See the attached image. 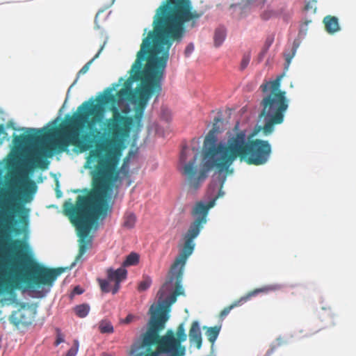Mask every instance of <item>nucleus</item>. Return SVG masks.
Masks as SVG:
<instances>
[{
  "mask_svg": "<svg viewBox=\"0 0 356 356\" xmlns=\"http://www.w3.org/2000/svg\"><path fill=\"white\" fill-rule=\"evenodd\" d=\"M73 294L80 295L83 293V290L79 286H75L73 289Z\"/></svg>",
  "mask_w": 356,
  "mask_h": 356,
  "instance_id": "34",
  "label": "nucleus"
},
{
  "mask_svg": "<svg viewBox=\"0 0 356 356\" xmlns=\"http://www.w3.org/2000/svg\"><path fill=\"white\" fill-rule=\"evenodd\" d=\"M220 143L219 154L221 152V162L218 163L222 169H228L229 173L234 161L238 158L249 165L265 164L271 154V146L268 141L261 139L249 140L245 130L237 131L228 137L226 143Z\"/></svg>",
  "mask_w": 356,
  "mask_h": 356,
  "instance_id": "5",
  "label": "nucleus"
},
{
  "mask_svg": "<svg viewBox=\"0 0 356 356\" xmlns=\"http://www.w3.org/2000/svg\"><path fill=\"white\" fill-rule=\"evenodd\" d=\"M193 252V250L182 248L179 254L170 267L168 280L163 284L158 292V296L160 299L163 298L168 292L171 291L173 286H175V290L172 293L176 294V296H178L184 293V289L181 286L184 268L187 259Z\"/></svg>",
  "mask_w": 356,
  "mask_h": 356,
  "instance_id": "7",
  "label": "nucleus"
},
{
  "mask_svg": "<svg viewBox=\"0 0 356 356\" xmlns=\"http://www.w3.org/2000/svg\"><path fill=\"white\" fill-rule=\"evenodd\" d=\"M13 254L0 262V291L17 288L20 282L28 284L30 288L40 286L51 287L58 276L65 272L64 268H49L33 263L29 273L22 275L23 263L29 261L28 245L22 239H14L10 243Z\"/></svg>",
  "mask_w": 356,
  "mask_h": 356,
  "instance_id": "2",
  "label": "nucleus"
},
{
  "mask_svg": "<svg viewBox=\"0 0 356 356\" xmlns=\"http://www.w3.org/2000/svg\"><path fill=\"white\" fill-rule=\"evenodd\" d=\"M218 122H222V120L220 118H215L213 127L204 138L202 147V168L197 163L199 155L195 147L190 149L184 147L181 152L180 161L185 163L181 173L185 177L189 189L193 191L200 187L207 179L209 170L216 169L218 172L220 188H222L226 175L229 173L228 169H222L218 164L221 162V153H216L218 152V149H220V143L218 142L216 136L220 132L218 126Z\"/></svg>",
  "mask_w": 356,
  "mask_h": 356,
  "instance_id": "3",
  "label": "nucleus"
},
{
  "mask_svg": "<svg viewBox=\"0 0 356 356\" xmlns=\"http://www.w3.org/2000/svg\"><path fill=\"white\" fill-rule=\"evenodd\" d=\"M143 346H156V350L147 353L145 356H159V354H170V356H184L185 348L179 346L175 341V335L172 330H168L163 336L158 335L153 341L142 343Z\"/></svg>",
  "mask_w": 356,
  "mask_h": 356,
  "instance_id": "9",
  "label": "nucleus"
},
{
  "mask_svg": "<svg viewBox=\"0 0 356 356\" xmlns=\"http://www.w3.org/2000/svg\"><path fill=\"white\" fill-rule=\"evenodd\" d=\"M234 129H238V124L235 126Z\"/></svg>",
  "mask_w": 356,
  "mask_h": 356,
  "instance_id": "40",
  "label": "nucleus"
},
{
  "mask_svg": "<svg viewBox=\"0 0 356 356\" xmlns=\"http://www.w3.org/2000/svg\"><path fill=\"white\" fill-rule=\"evenodd\" d=\"M133 319H134V316H133L132 314H128V315L127 316V317H126L124 320H122V322L123 323L128 324V323H129L130 322H131Z\"/></svg>",
  "mask_w": 356,
  "mask_h": 356,
  "instance_id": "33",
  "label": "nucleus"
},
{
  "mask_svg": "<svg viewBox=\"0 0 356 356\" xmlns=\"http://www.w3.org/2000/svg\"><path fill=\"white\" fill-rule=\"evenodd\" d=\"M323 23L327 33L333 34L339 31L340 26L336 17L327 15L324 17Z\"/></svg>",
  "mask_w": 356,
  "mask_h": 356,
  "instance_id": "15",
  "label": "nucleus"
},
{
  "mask_svg": "<svg viewBox=\"0 0 356 356\" xmlns=\"http://www.w3.org/2000/svg\"><path fill=\"white\" fill-rule=\"evenodd\" d=\"M282 75L275 80L266 81L260 86L263 98L260 105L261 111L259 118L264 122L260 129L265 136L271 134L275 126L284 122V115L289 107L286 92L280 89Z\"/></svg>",
  "mask_w": 356,
  "mask_h": 356,
  "instance_id": "6",
  "label": "nucleus"
},
{
  "mask_svg": "<svg viewBox=\"0 0 356 356\" xmlns=\"http://www.w3.org/2000/svg\"><path fill=\"white\" fill-rule=\"evenodd\" d=\"M194 50V46L193 44H189L187 45L185 49V54L186 56H188Z\"/></svg>",
  "mask_w": 356,
  "mask_h": 356,
  "instance_id": "31",
  "label": "nucleus"
},
{
  "mask_svg": "<svg viewBox=\"0 0 356 356\" xmlns=\"http://www.w3.org/2000/svg\"><path fill=\"white\" fill-rule=\"evenodd\" d=\"M250 54H247L243 55V58L241 60V67H240L241 70H243L247 67V66L248 65V64L250 63Z\"/></svg>",
  "mask_w": 356,
  "mask_h": 356,
  "instance_id": "28",
  "label": "nucleus"
},
{
  "mask_svg": "<svg viewBox=\"0 0 356 356\" xmlns=\"http://www.w3.org/2000/svg\"><path fill=\"white\" fill-rule=\"evenodd\" d=\"M305 9L307 10V11H309L310 10H314V12H315L316 10V7H315V3H311V2H309L307 3L305 6Z\"/></svg>",
  "mask_w": 356,
  "mask_h": 356,
  "instance_id": "32",
  "label": "nucleus"
},
{
  "mask_svg": "<svg viewBox=\"0 0 356 356\" xmlns=\"http://www.w3.org/2000/svg\"><path fill=\"white\" fill-rule=\"evenodd\" d=\"M273 353V350H269L267 354H266V356H270L271 353Z\"/></svg>",
  "mask_w": 356,
  "mask_h": 356,
  "instance_id": "38",
  "label": "nucleus"
},
{
  "mask_svg": "<svg viewBox=\"0 0 356 356\" xmlns=\"http://www.w3.org/2000/svg\"><path fill=\"white\" fill-rule=\"evenodd\" d=\"M168 319L167 314L164 311L159 312L157 315L153 314L149 322V327L143 335L142 343L149 341H153L158 337L159 332L164 329L165 324Z\"/></svg>",
  "mask_w": 356,
  "mask_h": 356,
  "instance_id": "10",
  "label": "nucleus"
},
{
  "mask_svg": "<svg viewBox=\"0 0 356 356\" xmlns=\"http://www.w3.org/2000/svg\"><path fill=\"white\" fill-rule=\"evenodd\" d=\"M101 290L104 293H108L111 290L109 289V284L108 282H110L108 280H102L99 279L98 280Z\"/></svg>",
  "mask_w": 356,
  "mask_h": 356,
  "instance_id": "26",
  "label": "nucleus"
},
{
  "mask_svg": "<svg viewBox=\"0 0 356 356\" xmlns=\"http://www.w3.org/2000/svg\"><path fill=\"white\" fill-rule=\"evenodd\" d=\"M64 342V337L60 332L59 329H57L56 339L55 341V346H58L60 343Z\"/></svg>",
  "mask_w": 356,
  "mask_h": 356,
  "instance_id": "30",
  "label": "nucleus"
},
{
  "mask_svg": "<svg viewBox=\"0 0 356 356\" xmlns=\"http://www.w3.org/2000/svg\"><path fill=\"white\" fill-rule=\"evenodd\" d=\"M220 328L221 326H214L207 328L206 335L207 337L208 340L211 343H213L216 341V339L218 338L220 331Z\"/></svg>",
  "mask_w": 356,
  "mask_h": 356,
  "instance_id": "17",
  "label": "nucleus"
},
{
  "mask_svg": "<svg viewBox=\"0 0 356 356\" xmlns=\"http://www.w3.org/2000/svg\"><path fill=\"white\" fill-rule=\"evenodd\" d=\"M90 311V306L88 304H81L74 307V312L79 318L86 317Z\"/></svg>",
  "mask_w": 356,
  "mask_h": 356,
  "instance_id": "21",
  "label": "nucleus"
},
{
  "mask_svg": "<svg viewBox=\"0 0 356 356\" xmlns=\"http://www.w3.org/2000/svg\"><path fill=\"white\" fill-rule=\"evenodd\" d=\"M99 329L102 333H113L114 330L112 324L106 320L100 322Z\"/></svg>",
  "mask_w": 356,
  "mask_h": 356,
  "instance_id": "22",
  "label": "nucleus"
},
{
  "mask_svg": "<svg viewBox=\"0 0 356 356\" xmlns=\"http://www.w3.org/2000/svg\"><path fill=\"white\" fill-rule=\"evenodd\" d=\"M147 29H145V30H144V35L147 33Z\"/></svg>",
  "mask_w": 356,
  "mask_h": 356,
  "instance_id": "39",
  "label": "nucleus"
},
{
  "mask_svg": "<svg viewBox=\"0 0 356 356\" xmlns=\"http://www.w3.org/2000/svg\"><path fill=\"white\" fill-rule=\"evenodd\" d=\"M127 270L123 268H119L117 270L113 268H108L107 270V278L110 282H114L115 283H121L123 280L127 278Z\"/></svg>",
  "mask_w": 356,
  "mask_h": 356,
  "instance_id": "13",
  "label": "nucleus"
},
{
  "mask_svg": "<svg viewBox=\"0 0 356 356\" xmlns=\"http://www.w3.org/2000/svg\"><path fill=\"white\" fill-rule=\"evenodd\" d=\"M79 343L78 340H74L73 346L67 352L65 356H76L79 350Z\"/></svg>",
  "mask_w": 356,
  "mask_h": 356,
  "instance_id": "25",
  "label": "nucleus"
},
{
  "mask_svg": "<svg viewBox=\"0 0 356 356\" xmlns=\"http://www.w3.org/2000/svg\"><path fill=\"white\" fill-rule=\"evenodd\" d=\"M189 339L191 343H194L200 349L202 346V334L197 321H193L189 330Z\"/></svg>",
  "mask_w": 356,
  "mask_h": 356,
  "instance_id": "14",
  "label": "nucleus"
},
{
  "mask_svg": "<svg viewBox=\"0 0 356 356\" xmlns=\"http://www.w3.org/2000/svg\"><path fill=\"white\" fill-rule=\"evenodd\" d=\"M152 284V280L149 277H146L144 278L143 280H142L138 286V290L139 291H144L147 290Z\"/></svg>",
  "mask_w": 356,
  "mask_h": 356,
  "instance_id": "24",
  "label": "nucleus"
},
{
  "mask_svg": "<svg viewBox=\"0 0 356 356\" xmlns=\"http://www.w3.org/2000/svg\"><path fill=\"white\" fill-rule=\"evenodd\" d=\"M172 46L147 35L143 40L137 58L129 71V77L115 95L110 91L103 95L99 104L83 102L73 115H67L56 131V138L44 143L40 130L14 135L17 147L31 145L26 159L20 164L9 161L5 179L12 200L2 204L0 217L8 220L24 209L31 202L38 187L29 177V171L46 169L48 158L55 152L74 145L81 152L90 150L85 167L92 169V188L86 195H79L76 203H65L64 211L72 223H95L106 215V199L118 180L121 151L116 145L128 137L135 127L140 131L145 108L152 96L157 98L162 90V80ZM4 188L0 187V197Z\"/></svg>",
  "mask_w": 356,
  "mask_h": 356,
  "instance_id": "1",
  "label": "nucleus"
},
{
  "mask_svg": "<svg viewBox=\"0 0 356 356\" xmlns=\"http://www.w3.org/2000/svg\"><path fill=\"white\" fill-rule=\"evenodd\" d=\"M136 222V216L132 212H126L123 217L122 227L130 229L134 227Z\"/></svg>",
  "mask_w": 356,
  "mask_h": 356,
  "instance_id": "16",
  "label": "nucleus"
},
{
  "mask_svg": "<svg viewBox=\"0 0 356 356\" xmlns=\"http://www.w3.org/2000/svg\"><path fill=\"white\" fill-rule=\"evenodd\" d=\"M177 296L176 294L172 293L166 299L165 303L168 305H171L175 303L177 300Z\"/></svg>",
  "mask_w": 356,
  "mask_h": 356,
  "instance_id": "29",
  "label": "nucleus"
},
{
  "mask_svg": "<svg viewBox=\"0 0 356 356\" xmlns=\"http://www.w3.org/2000/svg\"><path fill=\"white\" fill-rule=\"evenodd\" d=\"M6 133L5 131L4 126L3 124H0V136H3V138H5Z\"/></svg>",
  "mask_w": 356,
  "mask_h": 356,
  "instance_id": "36",
  "label": "nucleus"
},
{
  "mask_svg": "<svg viewBox=\"0 0 356 356\" xmlns=\"http://www.w3.org/2000/svg\"><path fill=\"white\" fill-rule=\"evenodd\" d=\"M120 288V283H115L114 287L112 289L111 292L113 294H115L118 293Z\"/></svg>",
  "mask_w": 356,
  "mask_h": 356,
  "instance_id": "35",
  "label": "nucleus"
},
{
  "mask_svg": "<svg viewBox=\"0 0 356 356\" xmlns=\"http://www.w3.org/2000/svg\"><path fill=\"white\" fill-rule=\"evenodd\" d=\"M3 175V168L1 166V163H0V182H2Z\"/></svg>",
  "mask_w": 356,
  "mask_h": 356,
  "instance_id": "37",
  "label": "nucleus"
},
{
  "mask_svg": "<svg viewBox=\"0 0 356 356\" xmlns=\"http://www.w3.org/2000/svg\"><path fill=\"white\" fill-rule=\"evenodd\" d=\"M298 47V44L296 43V41H294V42L293 44L291 53H289V54L285 55L286 60L288 63H289L291 62V59L295 56Z\"/></svg>",
  "mask_w": 356,
  "mask_h": 356,
  "instance_id": "27",
  "label": "nucleus"
},
{
  "mask_svg": "<svg viewBox=\"0 0 356 356\" xmlns=\"http://www.w3.org/2000/svg\"><path fill=\"white\" fill-rule=\"evenodd\" d=\"M176 335L177 337H175V341H177V343H178L179 346H182L181 343L185 341L187 339V335L185 333V329L183 323H181L177 327Z\"/></svg>",
  "mask_w": 356,
  "mask_h": 356,
  "instance_id": "20",
  "label": "nucleus"
},
{
  "mask_svg": "<svg viewBox=\"0 0 356 356\" xmlns=\"http://www.w3.org/2000/svg\"><path fill=\"white\" fill-rule=\"evenodd\" d=\"M102 49L101 48L99 49V51L97 52V54L90 60H89L88 63H86L83 67L82 68L79 70L78 74L80 75V74H86L88 70H89V68L92 64V63L97 58L99 57V54L102 51Z\"/></svg>",
  "mask_w": 356,
  "mask_h": 356,
  "instance_id": "23",
  "label": "nucleus"
},
{
  "mask_svg": "<svg viewBox=\"0 0 356 356\" xmlns=\"http://www.w3.org/2000/svg\"><path fill=\"white\" fill-rule=\"evenodd\" d=\"M139 262V255L137 253L131 252L122 263V267L135 266Z\"/></svg>",
  "mask_w": 356,
  "mask_h": 356,
  "instance_id": "19",
  "label": "nucleus"
},
{
  "mask_svg": "<svg viewBox=\"0 0 356 356\" xmlns=\"http://www.w3.org/2000/svg\"><path fill=\"white\" fill-rule=\"evenodd\" d=\"M225 30L223 28H218L215 31L213 39L216 47H219L222 44L225 38Z\"/></svg>",
  "mask_w": 356,
  "mask_h": 356,
  "instance_id": "18",
  "label": "nucleus"
},
{
  "mask_svg": "<svg viewBox=\"0 0 356 356\" xmlns=\"http://www.w3.org/2000/svg\"><path fill=\"white\" fill-rule=\"evenodd\" d=\"M35 312L29 307L22 305L19 309L12 313L9 318L10 323L16 327L27 326L33 322Z\"/></svg>",
  "mask_w": 356,
  "mask_h": 356,
  "instance_id": "12",
  "label": "nucleus"
},
{
  "mask_svg": "<svg viewBox=\"0 0 356 356\" xmlns=\"http://www.w3.org/2000/svg\"><path fill=\"white\" fill-rule=\"evenodd\" d=\"M280 289L278 285H268L261 288L255 289L248 292L245 296L241 297L239 300L234 301L232 305L225 307L220 313L219 318L223 320L230 312V311L236 307L241 306L244 302L249 300L252 297L256 296L260 293H268L269 291H276Z\"/></svg>",
  "mask_w": 356,
  "mask_h": 356,
  "instance_id": "11",
  "label": "nucleus"
},
{
  "mask_svg": "<svg viewBox=\"0 0 356 356\" xmlns=\"http://www.w3.org/2000/svg\"><path fill=\"white\" fill-rule=\"evenodd\" d=\"M223 195L221 188L218 195L213 200H210L207 204L202 202H197L193 210V215L197 216L195 220L191 224L188 229L183 236L184 244L183 248L190 250H194L195 243L193 240L199 235L203 225L207 222V216L209 210L215 204L216 199Z\"/></svg>",
  "mask_w": 356,
  "mask_h": 356,
  "instance_id": "8",
  "label": "nucleus"
},
{
  "mask_svg": "<svg viewBox=\"0 0 356 356\" xmlns=\"http://www.w3.org/2000/svg\"><path fill=\"white\" fill-rule=\"evenodd\" d=\"M202 15L203 12L193 10L191 0H165L156 9L153 30L147 34L172 46L182 40L186 33L185 24L191 23L192 28L196 26Z\"/></svg>",
  "mask_w": 356,
  "mask_h": 356,
  "instance_id": "4",
  "label": "nucleus"
}]
</instances>
